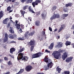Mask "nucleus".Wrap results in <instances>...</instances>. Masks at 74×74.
Wrapping results in <instances>:
<instances>
[{"instance_id":"20","label":"nucleus","mask_w":74,"mask_h":74,"mask_svg":"<svg viewBox=\"0 0 74 74\" xmlns=\"http://www.w3.org/2000/svg\"><path fill=\"white\" fill-rule=\"evenodd\" d=\"M71 44V42L69 41H66L65 43V45L66 46H68V45H70Z\"/></svg>"},{"instance_id":"41","label":"nucleus","mask_w":74,"mask_h":74,"mask_svg":"<svg viewBox=\"0 0 74 74\" xmlns=\"http://www.w3.org/2000/svg\"><path fill=\"white\" fill-rule=\"evenodd\" d=\"M59 52L60 53H62L63 52V51L61 50V49H59L58 50Z\"/></svg>"},{"instance_id":"58","label":"nucleus","mask_w":74,"mask_h":74,"mask_svg":"<svg viewBox=\"0 0 74 74\" xmlns=\"http://www.w3.org/2000/svg\"><path fill=\"white\" fill-rule=\"evenodd\" d=\"M15 42L14 41H11L10 42V43H15Z\"/></svg>"},{"instance_id":"16","label":"nucleus","mask_w":74,"mask_h":74,"mask_svg":"<svg viewBox=\"0 0 74 74\" xmlns=\"http://www.w3.org/2000/svg\"><path fill=\"white\" fill-rule=\"evenodd\" d=\"M38 37V39H39L40 40H42L44 38V36H43L39 35Z\"/></svg>"},{"instance_id":"64","label":"nucleus","mask_w":74,"mask_h":74,"mask_svg":"<svg viewBox=\"0 0 74 74\" xmlns=\"http://www.w3.org/2000/svg\"><path fill=\"white\" fill-rule=\"evenodd\" d=\"M63 29V28L62 27H60V30H62V29Z\"/></svg>"},{"instance_id":"37","label":"nucleus","mask_w":74,"mask_h":74,"mask_svg":"<svg viewBox=\"0 0 74 74\" xmlns=\"http://www.w3.org/2000/svg\"><path fill=\"white\" fill-rule=\"evenodd\" d=\"M60 42H58L57 43V44L58 45H57L56 46V48H58H58H60V46H59V44H60Z\"/></svg>"},{"instance_id":"53","label":"nucleus","mask_w":74,"mask_h":74,"mask_svg":"<svg viewBox=\"0 0 74 74\" xmlns=\"http://www.w3.org/2000/svg\"><path fill=\"white\" fill-rule=\"evenodd\" d=\"M45 51L46 52H47V53H50V51H49L48 50H47V49L45 50Z\"/></svg>"},{"instance_id":"5","label":"nucleus","mask_w":74,"mask_h":74,"mask_svg":"<svg viewBox=\"0 0 74 74\" xmlns=\"http://www.w3.org/2000/svg\"><path fill=\"white\" fill-rule=\"evenodd\" d=\"M68 55V52H65L63 54V55L62 56V58L64 60H65L66 58L67 57V56Z\"/></svg>"},{"instance_id":"21","label":"nucleus","mask_w":74,"mask_h":74,"mask_svg":"<svg viewBox=\"0 0 74 74\" xmlns=\"http://www.w3.org/2000/svg\"><path fill=\"white\" fill-rule=\"evenodd\" d=\"M10 30H9V31L12 33V34L14 33V31L13 30L12 28L11 27H10Z\"/></svg>"},{"instance_id":"48","label":"nucleus","mask_w":74,"mask_h":74,"mask_svg":"<svg viewBox=\"0 0 74 74\" xmlns=\"http://www.w3.org/2000/svg\"><path fill=\"white\" fill-rule=\"evenodd\" d=\"M49 30L50 31V32H52V28L50 27H49Z\"/></svg>"},{"instance_id":"24","label":"nucleus","mask_w":74,"mask_h":74,"mask_svg":"<svg viewBox=\"0 0 74 74\" xmlns=\"http://www.w3.org/2000/svg\"><path fill=\"white\" fill-rule=\"evenodd\" d=\"M8 37L10 38H11V39H14L13 35H12V34H10L8 36Z\"/></svg>"},{"instance_id":"61","label":"nucleus","mask_w":74,"mask_h":74,"mask_svg":"<svg viewBox=\"0 0 74 74\" xmlns=\"http://www.w3.org/2000/svg\"><path fill=\"white\" fill-rule=\"evenodd\" d=\"M62 30L60 29L58 30V33H60V32H61V31Z\"/></svg>"},{"instance_id":"3","label":"nucleus","mask_w":74,"mask_h":74,"mask_svg":"<svg viewBox=\"0 0 74 74\" xmlns=\"http://www.w3.org/2000/svg\"><path fill=\"white\" fill-rule=\"evenodd\" d=\"M52 55L53 56H54L55 58L56 59H58L60 57V53L59 52V51H53Z\"/></svg>"},{"instance_id":"7","label":"nucleus","mask_w":74,"mask_h":74,"mask_svg":"<svg viewBox=\"0 0 74 74\" xmlns=\"http://www.w3.org/2000/svg\"><path fill=\"white\" fill-rule=\"evenodd\" d=\"M25 69L28 72V71H30L32 70V66L30 65L27 66L26 67Z\"/></svg>"},{"instance_id":"31","label":"nucleus","mask_w":74,"mask_h":74,"mask_svg":"<svg viewBox=\"0 0 74 74\" xmlns=\"http://www.w3.org/2000/svg\"><path fill=\"white\" fill-rule=\"evenodd\" d=\"M24 71V69H21L20 70V71H19V72L20 73V74H21V73H22Z\"/></svg>"},{"instance_id":"9","label":"nucleus","mask_w":74,"mask_h":74,"mask_svg":"<svg viewBox=\"0 0 74 74\" xmlns=\"http://www.w3.org/2000/svg\"><path fill=\"white\" fill-rule=\"evenodd\" d=\"M8 41V34H5V37L3 39V41L4 42Z\"/></svg>"},{"instance_id":"27","label":"nucleus","mask_w":74,"mask_h":74,"mask_svg":"<svg viewBox=\"0 0 74 74\" xmlns=\"http://www.w3.org/2000/svg\"><path fill=\"white\" fill-rule=\"evenodd\" d=\"M42 34L44 36L45 38L46 39V38H47V37H46L47 36V35L45 34V32L44 31H43L42 32Z\"/></svg>"},{"instance_id":"26","label":"nucleus","mask_w":74,"mask_h":74,"mask_svg":"<svg viewBox=\"0 0 74 74\" xmlns=\"http://www.w3.org/2000/svg\"><path fill=\"white\" fill-rule=\"evenodd\" d=\"M37 58V56L36 53L34 54L32 56V59H33V58Z\"/></svg>"},{"instance_id":"55","label":"nucleus","mask_w":74,"mask_h":74,"mask_svg":"<svg viewBox=\"0 0 74 74\" xmlns=\"http://www.w3.org/2000/svg\"><path fill=\"white\" fill-rule=\"evenodd\" d=\"M21 27H23V28L24 27V25H23V24H21Z\"/></svg>"},{"instance_id":"25","label":"nucleus","mask_w":74,"mask_h":74,"mask_svg":"<svg viewBox=\"0 0 74 74\" xmlns=\"http://www.w3.org/2000/svg\"><path fill=\"white\" fill-rule=\"evenodd\" d=\"M20 49L19 51L20 52H22V51H23L25 50V48H22V46L20 47Z\"/></svg>"},{"instance_id":"62","label":"nucleus","mask_w":74,"mask_h":74,"mask_svg":"<svg viewBox=\"0 0 74 74\" xmlns=\"http://www.w3.org/2000/svg\"><path fill=\"white\" fill-rule=\"evenodd\" d=\"M1 68L2 69H3L4 68V66H2V65L1 66Z\"/></svg>"},{"instance_id":"23","label":"nucleus","mask_w":74,"mask_h":74,"mask_svg":"<svg viewBox=\"0 0 74 74\" xmlns=\"http://www.w3.org/2000/svg\"><path fill=\"white\" fill-rule=\"evenodd\" d=\"M29 11H30V12H32V13H35V12L33 10V9L31 8V7H30L29 8Z\"/></svg>"},{"instance_id":"59","label":"nucleus","mask_w":74,"mask_h":74,"mask_svg":"<svg viewBox=\"0 0 74 74\" xmlns=\"http://www.w3.org/2000/svg\"><path fill=\"white\" fill-rule=\"evenodd\" d=\"M12 19V17H10V18H8V20H9V19Z\"/></svg>"},{"instance_id":"42","label":"nucleus","mask_w":74,"mask_h":74,"mask_svg":"<svg viewBox=\"0 0 74 74\" xmlns=\"http://www.w3.org/2000/svg\"><path fill=\"white\" fill-rule=\"evenodd\" d=\"M36 1H37L38 4L40 3H41V1L39 0H36Z\"/></svg>"},{"instance_id":"54","label":"nucleus","mask_w":74,"mask_h":74,"mask_svg":"<svg viewBox=\"0 0 74 74\" xmlns=\"http://www.w3.org/2000/svg\"><path fill=\"white\" fill-rule=\"evenodd\" d=\"M15 16L17 17V18H18V17L19 16V14H16L15 15Z\"/></svg>"},{"instance_id":"52","label":"nucleus","mask_w":74,"mask_h":74,"mask_svg":"<svg viewBox=\"0 0 74 74\" xmlns=\"http://www.w3.org/2000/svg\"><path fill=\"white\" fill-rule=\"evenodd\" d=\"M13 37H14V38H15V37H17V35H16V34H14L13 35Z\"/></svg>"},{"instance_id":"46","label":"nucleus","mask_w":74,"mask_h":74,"mask_svg":"<svg viewBox=\"0 0 74 74\" xmlns=\"http://www.w3.org/2000/svg\"><path fill=\"white\" fill-rule=\"evenodd\" d=\"M27 0H21V2L22 3H23L24 2H26V1H27Z\"/></svg>"},{"instance_id":"13","label":"nucleus","mask_w":74,"mask_h":74,"mask_svg":"<svg viewBox=\"0 0 74 74\" xmlns=\"http://www.w3.org/2000/svg\"><path fill=\"white\" fill-rule=\"evenodd\" d=\"M32 5L34 7H35L36 5H38V3L36 0L35 2L32 3Z\"/></svg>"},{"instance_id":"51","label":"nucleus","mask_w":74,"mask_h":74,"mask_svg":"<svg viewBox=\"0 0 74 74\" xmlns=\"http://www.w3.org/2000/svg\"><path fill=\"white\" fill-rule=\"evenodd\" d=\"M10 27V23H9L8 24V26H7V27H8L9 28Z\"/></svg>"},{"instance_id":"57","label":"nucleus","mask_w":74,"mask_h":74,"mask_svg":"<svg viewBox=\"0 0 74 74\" xmlns=\"http://www.w3.org/2000/svg\"><path fill=\"white\" fill-rule=\"evenodd\" d=\"M19 32H20V33H22V29H20Z\"/></svg>"},{"instance_id":"50","label":"nucleus","mask_w":74,"mask_h":74,"mask_svg":"<svg viewBox=\"0 0 74 74\" xmlns=\"http://www.w3.org/2000/svg\"><path fill=\"white\" fill-rule=\"evenodd\" d=\"M8 58L7 57H5L4 58V60H8Z\"/></svg>"},{"instance_id":"29","label":"nucleus","mask_w":74,"mask_h":74,"mask_svg":"<svg viewBox=\"0 0 74 74\" xmlns=\"http://www.w3.org/2000/svg\"><path fill=\"white\" fill-rule=\"evenodd\" d=\"M36 54L37 58H38V57H40V56H41V53H38Z\"/></svg>"},{"instance_id":"36","label":"nucleus","mask_w":74,"mask_h":74,"mask_svg":"<svg viewBox=\"0 0 74 74\" xmlns=\"http://www.w3.org/2000/svg\"><path fill=\"white\" fill-rule=\"evenodd\" d=\"M64 74H70V71H65L64 72Z\"/></svg>"},{"instance_id":"32","label":"nucleus","mask_w":74,"mask_h":74,"mask_svg":"<svg viewBox=\"0 0 74 74\" xmlns=\"http://www.w3.org/2000/svg\"><path fill=\"white\" fill-rule=\"evenodd\" d=\"M25 39V38H24V37L23 36L22 38L20 37L19 38H18V40H23Z\"/></svg>"},{"instance_id":"14","label":"nucleus","mask_w":74,"mask_h":74,"mask_svg":"<svg viewBox=\"0 0 74 74\" xmlns=\"http://www.w3.org/2000/svg\"><path fill=\"white\" fill-rule=\"evenodd\" d=\"M4 15V12L3 11H1L0 12V19Z\"/></svg>"},{"instance_id":"45","label":"nucleus","mask_w":74,"mask_h":74,"mask_svg":"<svg viewBox=\"0 0 74 74\" xmlns=\"http://www.w3.org/2000/svg\"><path fill=\"white\" fill-rule=\"evenodd\" d=\"M60 47H62V43L60 42V44H59Z\"/></svg>"},{"instance_id":"38","label":"nucleus","mask_w":74,"mask_h":74,"mask_svg":"<svg viewBox=\"0 0 74 74\" xmlns=\"http://www.w3.org/2000/svg\"><path fill=\"white\" fill-rule=\"evenodd\" d=\"M11 9V7L10 6L8 7L7 9V11H10Z\"/></svg>"},{"instance_id":"43","label":"nucleus","mask_w":74,"mask_h":74,"mask_svg":"<svg viewBox=\"0 0 74 74\" xmlns=\"http://www.w3.org/2000/svg\"><path fill=\"white\" fill-rule=\"evenodd\" d=\"M33 48H34V46H32L31 47V51H33Z\"/></svg>"},{"instance_id":"8","label":"nucleus","mask_w":74,"mask_h":74,"mask_svg":"<svg viewBox=\"0 0 74 74\" xmlns=\"http://www.w3.org/2000/svg\"><path fill=\"white\" fill-rule=\"evenodd\" d=\"M72 59H73L72 57H69L66 59L65 62L67 63H69L70 62H71V61H72Z\"/></svg>"},{"instance_id":"47","label":"nucleus","mask_w":74,"mask_h":74,"mask_svg":"<svg viewBox=\"0 0 74 74\" xmlns=\"http://www.w3.org/2000/svg\"><path fill=\"white\" fill-rule=\"evenodd\" d=\"M9 56H11V58H14V56H12L10 54H9Z\"/></svg>"},{"instance_id":"11","label":"nucleus","mask_w":74,"mask_h":74,"mask_svg":"<svg viewBox=\"0 0 74 74\" xmlns=\"http://www.w3.org/2000/svg\"><path fill=\"white\" fill-rule=\"evenodd\" d=\"M8 19V18H6L3 21V24H7V22Z\"/></svg>"},{"instance_id":"18","label":"nucleus","mask_w":74,"mask_h":74,"mask_svg":"<svg viewBox=\"0 0 74 74\" xmlns=\"http://www.w3.org/2000/svg\"><path fill=\"white\" fill-rule=\"evenodd\" d=\"M34 41L31 40L30 42H29V44L30 45H34Z\"/></svg>"},{"instance_id":"12","label":"nucleus","mask_w":74,"mask_h":74,"mask_svg":"<svg viewBox=\"0 0 74 74\" xmlns=\"http://www.w3.org/2000/svg\"><path fill=\"white\" fill-rule=\"evenodd\" d=\"M15 49L14 48H12L10 49V53L12 54L13 53V52H15Z\"/></svg>"},{"instance_id":"49","label":"nucleus","mask_w":74,"mask_h":74,"mask_svg":"<svg viewBox=\"0 0 74 74\" xmlns=\"http://www.w3.org/2000/svg\"><path fill=\"white\" fill-rule=\"evenodd\" d=\"M36 14L37 15H40V12H36Z\"/></svg>"},{"instance_id":"15","label":"nucleus","mask_w":74,"mask_h":74,"mask_svg":"<svg viewBox=\"0 0 74 74\" xmlns=\"http://www.w3.org/2000/svg\"><path fill=\"white\" fill-rule=\"evenodd\" d=\"M56 70L58 71V73L60 74V71L62 70V69L59 68V66H58L56 68Z\"/></svg>"},{"instance_id":"4","label":"nucleus","mask_w":74,"mask_h":74,"mask_svg":"<svg viewBox=\"0 0 74 74\" xmlns=\"http://www.w3.org/2000/svg\"><path fill=\"white\" fill-rule=\"evenodd\" d=\"M59 18H60V15L59 13H57L56 14H55L51 18L50 20H53V19H56V18L58 19Z\"/></svg>"},{"instance_id":"34","label":"nucleus","mask_w":74,"mask_h":74,"mask_svg":"<svg viewBox=\"0 0 74 74\" xmlns=\"http://www.w3.org/2000/svg\"><path fill=\"white\" fill-rule=\"evenodd\" d=\"M21 12L22 15V16H23L24 17V14H25L26 12H25L24 11H21Z\"/></svg>"},{"instance_id":"10","label":"nucleus","mask_w":74,"mask_h":74,"mask_svg":"<svg viewBox=\"0 0 74 74\" xmlns=\"http://www.w3.org/2000/svg\"><path fill=\"white\" fill-rule=\"evenodd\" d=\"M15 22L16 23V25H15L16 26L17 29H20V25L18 24L17 23L18 22V21L17 20L15 21Z\"/></svg>"},{"instance_id":"6","label":"nucleus","mask_w":74,"mask_h":74,"mask_svg":"<svg viewBox=\"0 0 74 74\" xmlns=\"http://www.w3.org/2000/svg\"><path fill=\"white\" fill-rule=\"evenodd\" d=\"M24 36L25 38H29V37H30V34L29 33V32L28 31H27L25 32Z\"/></svg>"},{"instance_id":"28","label":"nucleus","mask_w":74,"mask_h":74,"mask_svg":"<svg viewBox=\"0 0 74 74\" xmlns=\"http://www.w3.org/2000/svg\"><path fill=\"white\" fill-rule=\"evenodd\" d=\"M42 17L43 19H45V17L46 16H47V15L45 14H42Z\"/></svg>"},{"instance_id":"30","label":"nucleus","mask_w":74,"mask_h":74,"mask_svg":"<svg viewBox=\"0 0 74 74\" xmlns=\"http://www.w3.org/2000/svg\"><path fill=\"white\" fill-rule=\"evenodd\" d=\"M33 1V0H28L26 1V3L29 4V3H31Z\"/></svg>"},{"instance_id":"56","label":"nucleus","mask_w":74,"mask_h":74,"mask_svg":"<svg viewBox=\"0 0 74 74\" xmlns=\"http://www.w3.org/2000/svg\"><path fill=\"white\" fill-rule=\"evenodd\" d=\"M32 21V19H30V18H28V22H29V21Z\"/></svg>"},{"instance_id":"2","label":"nucleus","mask_w":74,"mask_h":74,"mask_svg":"<svg viewBox=\"0 0 74 74\" xmlns=\"http://www.w3.org/2000/svg\"><path fill=\"white\" fill-rule=\"evenodd\" d=\"M22 59V60H24V62H25L26 60H27L28 59V57L25 56H23V53H20L18 54V56L17 57V60H21Z\"/></svg>"},{"instance_id":"17","label":"nucleus","mask_w":74,"mask_h":74,"mask_svg":"<svg viewBox=\"0 0 74 74\" xmlns=\"http://www.w3.org/2000/svg\"><path fill=\"white\" fill-rule=\"evenodd\" d=\"M53 43H52L51 44L50 46L49 47V49H52L53 47Z\"/></svg>"},{"instance_id":"19","label":"nucleus","mask_w":74,"mask_h":74,"mask_svg":"<svg viewBox=\"0 0 74 74\" xmlns=\"http://www.w3.org/2000/svg\"><path fill=\"white\" fill-rule=\"evenodd\" d=\"M69 14H64L62 15V17L63 18V19H64V18L65 17H67V16H68Z\"/></svg>"},{"instance_id":"1","label":"nucleus","mask_w":74,"mask_h":74,"mask_svg":"<svg viewBox=\"0 0 74 74\" xmlns=\"http://www.w3.org/2000/svg\"><path fill=\"white\" fill-rule=\"evenodd\" d=\"M44 61L46 62L47 64H48L47 65L44 66V69L45 70H48V69H49V68H50V69L52 68V67L53 65V63H52V61L51 60L46 57L44 58Z\"/></svg>"},{"instance_id":"60","label":"nucleus","mask_w":74,"mask_h":74,"mask_svg":"<svg viewBox=\"0 0 74 74\" xmlns=\"http://www.w3.org/2000/svg\"><path fill=\"white\" fill-rule=\"evenodd\" d=\"M64 26H65L64 25H61V27H62V28H63V27H64Z\"/></svg>"},{"instance_id":"40","label":"nucleus","mask_w":74,"mask_h":74,"mask_svg":"<svg viewBox=\"0 0 74 74\" xmlns=\"http://www.w3.org/2000/svg\"><path fill=\"white\" fill-rule=\"evenodd\" d=\"M56 6H54L53 7V9L52 10H56Z\"/></svg>"},{"instance_id":"44","label":"nucleus","mask_w":74,"mask_h":74,"mask_svg":"<svg viewBox=\"0 0 74 74\" xmlns=\"http://www.w3.org/2000/svg\"><path fill=\"white\" fill-rule=\"evenodd\" d=\"M33 35H34V32H32L29 34L30 36H32Z\"/></svg>"},{"instance_id":"22","label":"nucleus","mask_w":74,"mask_h":74,"mask_svg":"<svg viewBox=\"0 0 74 74\" xmlns=\"http://www.w3.org/2000/svg\"><path fill=\"white\" fill-rule=\"evenodd\" d=\"M35 25L36 26H40V21H37L35 22Z\"/></svg>"},{"instance_id":"33","label":"nucleus","mask_w":74,"mask_h":74,"mask_svg":"<svg viewBox=\"0 0 74 74\" xmlns=\"http://www.w3.org/2000/svg\"><path fill=\"white\" fill-rule=\"evenodd\" d=\"M71 5H71V4L69 3V4H66L65 5V6L66 7H68L69 6L70 7V6H71Z\"/></svg>"},{"instance_id":"35","label":"nucleus","mask_w":74,"mask_h":74,"mask_svg":"<svg viewBox=\"0 0 74 74\" xmlns=\"http://www.w3.org/2000/svg\"><path fill=\"white\" fill-rule=\"evenodd\" d=\"M8 66H10V65H12V63L11 62V61H9L8 62Z\"/></svg>"},{"instance_id":"63","label":"nucleus","mask_w":74,"mask_h":74,"mask_svg":"<svg viewBox=\"0 0 74 74\" xmlns=\"http://www.w3.org/2000/svg\"><path fill=\"white\" fill-rule=\"evenodd\" d=\"M12 11H13L12 10H10L9 12V13H10V12H12Z\"/></svg>"},{"instance_id":"39","label":"nucleus","mask_w":74,"mask_h":74,"mask_svg":"<svg viewBox=\"0 0 74 74\" xmlns=\"http://www.w3.org/2000/svg\"><path fill=\"white\" fill-rule=\"evenodd\" d=\"M28 6H27V5H26V6H24L23 7V10H26V8H28Z\"/></svg>"}]
</instances>
